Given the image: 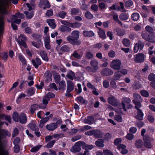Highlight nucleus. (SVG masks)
<instances>
[{"instance_id":"obj_24","label":"nucleus","mask_w":155,"mask_h":155,"mask_svg":"<svg viewBox=\"0 0 155 155\" xmlns=\"http://www.w3.org/2000/svg\"><path fill=\"white\" fill-rule=\"evenodd\" d=\"M39 54L42 59L46 61H48V58L46 52L42 50L41 51L39 52Z\"/></svg>"},{"instance_id":"obj_13","label":"nucleus","mask_w":155,"mask_h":155,"mask_svg":"<svg viewBox=\"0 0 155 155\" xmlns=\"http://www.w3.org/2000/svg\"><path fill=\"white\" fill-rule=\"evenodd\" d=\"M8 21L9 22H11V23H15L18 24H19L21 22V20L20 19L18 18L16 14H15V15L12 16V17L10 21L9 20H8Z\"/></svg>"},{"instance_id":"obj_4","label":"nucleus","mask_w":155,"mask_h":155,"mask_svg":"<svg viewBox=\"0 0 155 155\" xmlns=\"http://www.w3.org/2000/svg\"><path fill=\"white\" fill-rule=\"evenodd\" d=\"M143 38L146 40L151 42L155 43V35L151 34L148 35L145 31H143L142 33Z\"/></svg>"},{"instance_id":"obj_32","label":"nucleus","mask_w":155,"mask_h":155,"mask_svg":"<svg viewBox=\"0 0 155 155\" xmlns=\"http://www.w3.org/2000/svg\"><path fill=\"white\" fill-rule=\"evenodd\" d=\"M82 142L84 143V144H83V145H82V148L84 149H91L93 148L94 147L93 145H88L86 144L85 142L82 141Z\"/></svg>"},{"instance_id":"obj_16","label":"nucleus","mask_w":155,"mask_h":155,"mask_svg":"<svg viewBox=\"0 0 155 155\" xmlns=\"http://www.w3.org/2000/svg\"><path fill=\"white\" fill-rule=\"evenodd\" d=\"M19 121L22 124H25L26 122L27 117L24 113H21L20 115Z\"/></svg>"},{"instance_id":"obj_53","label":"nucleus","mask_w":155,"mask_h":155,"mask_svg":"<svg viewBox=\"0 0 155 155\" xmlns=\"http://www.w3.org/2000/svg\"><path fill=\"white\" fill-rule=\"evenodd\" d=\"M149 80L155 81V74H150L148 77Z\"/></svg>"},{"instance_id":"obj_45","label":"nucleus","mask_w":155,"mask_h":155,"mask_svg":"<svg viewBox=\"0 0 155 155\" xmlns=\"http://www.w3.org/2000/svg\"><path fill=\"white\" fill-rule=\"evenodd\" d=\"M29 127L31 129L34 130V131H36L38 129V127L36 125L34 124L31 123L29 124Z\"/></svg>"},{"instance_id":"obj_27","label":"nucleus","mask_w":155,"mask_h":155,"mask_svg":"<svg viewBox=\"0 0 155 155\" xmlns=\"http://www.w3.org/2000/svg\"><path fill=\"white\" fill-rule=\"evenodd\" d=\"M99 31L98 32V33L100 37L103 39L105 38L106 36L104 31L100 28H99Z\"/></svg>"},{"instance_id":"obj_34","label":"nucleus","mask_w":155,"mask_h":155,"mask_svg":"<svg viewBox=\"0 0 155 155\" xmlns=\"http://www.w3.org/2000/svg\"><path fill=\"white\" fill-rule=\"evenodd\" d=\"M121 76L122 74H120V72L118 71L115 73L114 76V80L115 81L118 80Z\"/></svg>"},{"instance_id":"obj_42","label":"nucleus","mask_w":155,"mask_h":155,"mask_svg":"<svg viewBox=\"0 0 155 155\" xmlns=\"http://www.w3.org/2000/svg\"><path fill=\"white\" fill-rule=\"evenodd\" d=\"M135 145L137 148H140L143 145L142 140H136L135 142Z\"/></svg>"},{"instance_id":"obj_1","label":"nucleus","mask_w":155,"mask_h":155,"mask_svg":"<svg viewBox=\"0 0 155 155\" xmlns=\"http://www.w3.org/2000/svg\"><path fill=\"white\" fill-rule=\"evenodd\" d=\"M18 0H0V36L2 34L4 25V15L8 14V8L11 1L14 4L18 3Z\"/></svg>"},{"instance_id":"obj_29","label":"nucleus","mask_w":155,"mask_h":155,"mask_svg":"<svg viewBox=\"0 0 155 155\" xmlns=\"http://www.w3.org/2000/svg\"><path fill=\"white\" fill-rule=\"evenodd\" d=\"M24 13L26 15V18L28 19L31 18L34 15V12L33 11H25Z\"/></svg>"},{"instance_id":"obj_61","label":"nucleus","mask_w":155,"mask_h":155,"mask_svg":"<svg viewBox=\"0 0 155 155\" xmlns=\"http://www.w3.org/2000/svg\"><path fill=\"white\" fill-rule=\"evenodd\" d=\"M86 57L88 59H90L92 58L93 57V55L90 52L87 51L86 52Z\"/></svg>"},{"instance_id":"obj_9","label":"nucleus","mask_w":155,"mask_h":155,"mask_svg":"<svg viewBox=\"0 0 155 155\" xmlns=\"http://www.w3.org/2000/svg\"><path fill=\"white\" fill-rule=\"evenodd\" d=\"M67 40L68 42L73 45H80L81 42L79 40H75L72 36L68 35L67 37Z\"/></svg>"},{"instance_id":"obj_64","label":"nucleus","mask_w":155,"mask_h":155,"mask_svg":"<svg viewBox=\"0 0 155 155\" xmlns=\"http://www.w3.org/2000/svg\"><path fill=\"white\" fill-rule=\"evenodd\" d=\"M46 96L49 99L50 98L54 97H55V95L53 93L49 92L47 94Z\"/></svg>"},{"instance_id":"obj_10","label":"nucleus","mask_w":155,"mask_h":155,"mask_svg":"<svg viewBox=\"0 0 155 155\" xmlns=\"http://www.w3.org/2000/svg\"><path fill=\"white\" fill-rule=\"evenodd\" d=\"M144 46L143 44L140 41H139L137 43L135 44L134 51V52L137 53L139 50H141L142 49Z\"/></svg>"},{"instance_id":"obj_12","label":"nucleus","mask_w":155,"mask_h":155,"mask_svg":"<svg viewBox=\"0 0 155 155\" xmlns=\"http://www.w3.org/2000/svg\"><path fill=\"white\" fill-rule=\"evenodd\" d=\"M108 103L113 106H116L117 105L118 102L117 99L113 96L109 97L108 99Z\"/></svg>"},{"instance_id":"obj_19","label":"nucleus","mask_w":155,"mask_h":155,"mask_svg":"<svg viewBox=\"0 0 155 155\" xmlns=\"http://www.w3.org/2000/svg\"><path fill=\"white\" fill-rule=\"evenodd\" d=\"M68 87L67 91L70 92L72 91L74 88V85L71 81H69L67 82Z\"/></svg>"},{"instance_id":"obj_57","label":"nucleus","mask_w":155,"mask_h":155,"mask_svg":"<svg viewBox=\"0 0 155 155\" xmlns=\"http://www.w3.org/2000/svg\"><path fill=\"white\" fill-rule=\"evenodd\" d=\"M147 119L149 121L150 123H153L154 122V118L152 115H148L147 116Z\"/></svg>"},{"instance_id":"obj_20","label":"nucleus","mask_w":155,"mask_h":155,"mask_svg":"<svg viewBox=\"0 0 155 155\" xmlns=\"http://www.w3.org/2000/svg\"><path fill=\"white\" fill-rule=\"evenodd\" d=\"M32 62L33 65L36 68H37L41 64V62L40 59L38 58H36L35 60H32Z\"/></svg>"},{"instance_id":"obj_46","label":"nucleus","mask_w":155,"mask_h":155,"mask_svg":"<svg viewBox=\"0 0 155 155\" xmlns=\"http://www.w3.org/2000/svg\"><path fill=\"white\" fill-rule=\"evenodd\" d=\"M123 43L126 47H129L130 45V42L129 40L127 38H124L123 39Z\"/></svg>"},{"instance_id":"obj_28","label":"nucleus","mask_w":155,"mask_h":155,"mask_svg":"<svg viewBox=\"0 0 155 155\" xmlns=\"http://www.w3.org/2000/svg\"><path fill=\"white\" fill-rule=\"evenodd\" d=\"M94 120L93 117L90 116L88 117L87 119L84 120V122L85 124H91L93 123Z\"/></svg>"},{"instance_id":"obj_2","label":"nucleus","mask_w":155,"mask_h":155,"mask_svg":"<svg viewBox=\"0 0 155 155\" xmlns=\"http://www.w3.org/2000/svg\"><path fill=\"white\" fill-rule=\"evenodd\" d=\"M4 124L7 126L8 125L7 122L2 121L0 120V155H9L8 150L5 149L4 147L2 139L7 136H10L11 134L8 130L1 128L2 127Z\"/></svg>"},{"instance_id":"obj_14","label":"nucleus","mask_w":155,"mask_h":155,"mask_svg":"<svg viewBox=\"0 0 155 155\" xmlns=\"http://www.w3.org/2000/svg\"><path fill=\"white\" fill-rule=\"evenodd\" d=\"M98 61L95 59L92 60L90 62L91 65L96 72L98 69Z\"/></svg>"},{"instance_id":"obj_49","label":"nucleus","mask_w":155,"mask_h":155,"mask_svg":"<svg viewBox=\"0 0 155 155\" xmlns=\"http://www.w3.org/2000/svg\"><path fill=\"white\" fill-rule=\"evenodd\" d=\"M32 45L37 48H39L42 45V43L40 41L39 42L37 43L35 41H33L32 42Z\"/></svg>"},{"instance_id":"obj_59","label":"nucleus","mask_w":155,"mask_h":155,"mask_svg":"<svg viewBox=\"0 0 155 155\" xmlns=\"http://www.w3.org/2000/svg\"><path fill=\"white\" fill-rule=\"evenodd\" d=\"M61 50L64 52H68L69 50V48L67 45H64L61 48Z\"/></svg>"},{"instance_id":"obj_39","label":"nucleus","mask_w":155,"mask_h":155,"mask_svg":"<svg viewBox=\"0 0 155 155\" xmlns=\"http://www.w3.org/2000/svg\"><path fill=\"white\" fill-rule=\"evenodd\" d=\"M66 86L65 82L64 81H62L59 83V90H64Z\"/></svg>"},{"instance_id":"obj_6","label":"nucleus","mask_w":155,"mask_h":155,"mask_svg":"<svg viewBox=\"0 0 155 155\" xmlns=\"http://www.w3.org/2000/svg\"><path fill=\"white\" fill-rule=\"evenodd\" d=\"M84 144L81 141H79L76 143L72 148L70 150V151L74 153L80 152L81 150V146Z\"/></svg>"},{"instance_id":"obj_17","label":"nucleus","mask_w":155,"mask_h":155,"mask_svg":"<svg viewBox=\"0 0 155 155\" xmlns=\"http://www.w3.org/2000/svg\"><path fill=\"white\" fill-rule=\"evenodd\" d=\"M60 31L62 32H70L71 31V29L70 28L64 25H61L59 28Z\"/></svg>"},{"instance_id":"obj_52","label":"nucleus","mask_w":155,"mask_h":155,"mask_svg":"<svg viewBox=\"0 0 155 155\" xmlns=\"http://www.w3.org/2000/svg\"><path fill=\"white\" fill-rule=\"evenodd\" d=\"M119 17L120 19L123 21L126 20L128 18L127 15L125 14H120Z\"/></svg>"},{"instance_id":"obj_55","label":"nucleus","mask_w":155,"mask_h":155,"mask_svg":"<svg viewBox=\"0 0 155 155\" xmlns=\"http://www.w3.org/2000/svg\"><path fill=\"white\" fill-rule=\"evenodd\" d=\"M72 56L74 58L79 59H80L82 56L81 55L78 54L76 51L74 52L72 54Z\"/></svg>"},{"instance_id":"obj_30","label":"nucleus","mask_w":155,"mask_h":155,"mask_svg":"<svg viewBox=\"0 0 155 155\" xmlns=\"http://www.w3.org/2000/svg\"><path fill=\"white\" fill-rule=\"evenodd\" d=\"M94 136L97 138L101 137L103 135V134L99 130H95Z\"/></svg>"},{"instance_id":"obj_33","label":"nucleus","mask_w":155,"mask_h":155,"mask_svg":"<svg viewBox=\"0 0 155 155\" xmlns=\"http://www.w3.org/2000/svg\"><path fill=\"white\" fill-rule=\"evenodd\" d=\"M80 11L79 8H72L71 10V14L72 15H76Z\"/></svg>"},{"instance_id":"obj_26","label":"nucleus","mask_w":155,"mask_h":155,"mask_svg":"<svg viewBox=\"0 0 155 155\" xmlns=\"http://www.w3.org/2000/svg\"><path fill=\"white\" fill-rule=\"evenodd\" d=\"M38 107V105L36 104H34L32 105L30 108V111L31 113L33 114H34L36 110Z\"/></svg>"},{"instance_id":"obj_50","label":"nucleus","mask_w":155,"mask_h":155,"mask_svg":"<svg viewBox=\"0 0 155 155\" xmlns=\"http://www.w3.org/2000/svg\"><path fill=\"white\" fill-rule=\"evenodd\" d=\"M25 41L23 40L22 39H19L18 41V43L20 46H23L25 48L27 47L26 44L25 42Z\"/></svg>"},{"instance_id":"obj_5","label":"nucleus","mask_w":155,"mask_h":155,"mask_svg":"<svg viewBox=\"0 0 155 155\" xmlns=\"http://www.w3.org/2000/svg\"><path fill=\"white\" fill-rule=\"evenodd\" d=\"M121 61L118 59L113 60L111 62L110 67L113 69L118 70L121 68Z\"/></svg>"},{"instance_id":"obj_47","label":"nucleus","mask_w":155,"mask_h":155,"mask_svg":"<svg viewBox=\"0 0 155 155\" xmlns=\"http://www.w3.org/2000/svg\"><path fill=\"white\" fill-rule=\"evenodd\" d=\"M78 101L82 104H86L87 101L82 97H79L77 98Z\"/></svg>"},{"instance_id":"obj_21","label":"nucleus","mask_w":155,"mask_h":155,"mask_svg":"<svg viewBox=\"0 0 155 155\" xmlns=\"http://www.w3.org/2000/svg\"><path fill=\"white\" fill-rule=\"evenodd\" d=\"M79 32L77 31H74L71 33V36L75 40H78V39L79 37Z\"/></svg>"},{"instance_id":"obj_18","label":"nucleus","mask_w":155,"mask_h":155,"mask_svg":"<svg viewBox=\"0 0 155 155\" xmlns=\"http://www.w3.org/2000/svg\"><path fill=\"white\" fill-rule=\"evenodd\" d=\"M47 22L49 25L52 28L54 29L56 27V25L55 22V20L54 19H48L46 20Z\"/></svg>"},{"instance_id":"obj_15","label":"nucleus","mask_w":155,"mask_h":155,"mask_svg":"<svg viewBox=\"0 0 155 155\" xmlns=\"http://www.w3.org/2000/svg\"><path fill=\"white\" fill-rule=\"evenodd\" d=\"M58 127L57 124L55 123H51L46 126V128L48 130L53 131L56 129Z\"/></svg>"},{"instance_id":"obj_36","label":"nucleus","mask_w":155,"mask_h":155,"mask_svg":"<svg viewBox=\"0 0 155 155\" xmlns=\"http://www.w3.org/2000/svg\"><path fill=\"white\" fill-rule=\"evenodd\" d=\"M133 97L134 98V100H136V101H140L141 102H142L143 99L141 97V96L138 94L135 93L133 94Z\"/></svg>"},{"instance_id":"obj_8","label":"nucleus","mask_w":155,"mask_h":155,"mask_svg":"<svg viewBox=\"0 0 155 155\" xmlns=\"http://www.w3.org/2000/svg\"><path fill=\"white\" fill-rule=\"evenodd\" d=\"M143 139L144 141L145 146L148 148H151L153 145L150 142L151 140L149 136H145L143 137Z\"/></svg>"},{"instance_id":"obj_25","label":"nucleus","mask_w":155,"mask_h":155,"mask_svg":"<svg viewBox=\"0 0 155 155\" xmlns=\"http://www.w3.org/2000/svg\"><path fill=\"white\" fill-rule=\"evenodd\" d=\"M137 114L136 116V118L138 120H141L143 119V114L141 110H138L137 112Z\"/></svg>"},{"instance_id":"obj_43","label":"nucleus","mask_w":155,"mask_h":155,"mask_svg":"<svg viewBox=\"0 0 155 155\" xmlns=\"http://www.w3.org/2000/svg\"><path fill=\"white\" fill-rule=\"evenodd\" d=\"M140 15L137 13H135L133 14L131 16L132 19L134 21L137 20L139 18Z\"/></svg>"},{"instance_id":"obj_40","label":"nucleus","mask_w":155,"mask_h":155,"mask_svg":"<svg viewBox=\"0 0 155 155\" xmlns=\"http://www.w3.org/2000/svg\"><path fill=\"white\" fill-rule=\"evenodd\" d=\"M133 101L135 105V107L137 110H140L139 108L141 107L142 106L140 102L135 100H133Z\"/></svg>"},{"instance_id":"obj_44","label":"nucleus","mask_w":155,"mask_h":155,"mask_svg":"<svg viewBox=\"0 0 155 155\" xmlns=\"http://www.w3.org/2000/svg\"><path fill=\"white\" fill-rule=\"evenodd\" d=\"M68 78L71 80H73V78H75V76L74 72L71 71H70L68 74L67 75Z\"/></svg>"},{"instance_id":"obj_38","label":"nucleus","mask_w":155,"mask_h":155,"mask_svg":"<svg viewBox=\"0 0 155 155\" xmlns=\"http://www.w3.org/2000/svg\"><path fill=\"white\" fill-rule=\"evenodd\" d=\"M19 116L17 112H14L12 115L13 120L16 122H18L19 121Z\"/></svg>"},{"instance_id":"obj_56","label":"nucleus","mask_w":155,"mask_h":155,"mask_svg":"<svg viewBox=\"0 0 155 155\" xmlns=\"http://www.w3.org/2000/svg\"><path fill=\"white\" fill-rule=\"evenodd\" d=\"M113 19L114 20V21H116V22L117 23L122 25L121 23L119 20L118 18V16L117 14H115L113 16Z\"/></svg>"},{"instance_id":"obj_22","label":"nucleus","mask_w":155,"mask_h":155,"mask_svg":"<svg viewBox=\"0 0 155 155\" xmlns=\"http://www.w3.org/2000/svg\"><path fill=\"white\" fill-rule=\"evenodd\" d=\"M52 74L49 71H46L45 74V77L46 78L45 81L48 82V81H51L52 80Z\"/></svg>"},{"instance_id":"obj_63","label":"nucleus","mask_w":155,"mask_h":155,"mask_svg":"<svg viewBox=\"0 0 155 155\" xmlns=\"http://www.w3.org/2000/svg\"><path fill=\"white\" fill-rule=\"evenodd\" d=\"M133 4V2L132 1L128 0L126 1L125 3V6L126 7H130L132 6Z\"/></svg>"},{"instance_id":"obj_51","label":"nucleus","mask_w":155,"mask_h":155,"mask_svg":"<svg viewBox=\"0 0 155 155\" xmlns=\"http://www.w3.org/2000/svg\"><path fill=\"white\" fill-rule=\"evenodd\" d=\"M140 93L142 96L145 97H148L149 94L147 91L145 90H142L140 91Z\"/></svg>"},{"instance_id":"obj_54","label":"nucleus","mask_w":155,"mask_h":155,"mask_svg":"<svg viewBox=\"0 0 155 155\" xmlns=\"http://www.w3.org/2000/svg\"><path fill=\"white\" fill-rule=\"evenodd\" d=\"M66 14V12H65L61 11L58 12V15L60 18H63L65 17Z\"/></svg>"},{"instance_id":"obj_31","label":"nucleus","mask_w":155,"mask_h":155,"mask_svg":"<svg viewBox=\"0 0 155 155\" xmlns=\"http://www.w3.org/2000/svg\"><path fill=\"white\" fill-rule=\"evenodd\" d=\"M81 25V23L79 22H75L74 23H70L69 26L74 28H77L80 27Z\"/></svg>"},{"instance_id":"obj_3","label":"nucleus","mask_w":155,"mask_h":155,"mask_svg":"<svg viewBox=\"0 0 155 155\" xmlns=\"http://www.w3.org/2000/svg\"><path fill=\"white\" fill-rule=\"evenodd\" d=\"M121 140L120 138H117L114 141L115 145H117V148L123 154H125L128 152V150L126 149V146L122 144H120L121 143Z\"/></svg>"},{"instance_id":"obj_58","label":"nucleus","mask_w":155,"mask_h":155,"mask_svg":"<svg viewBox=\"0 0 155 155\" xmlns=\"http://www.w3.org/2000/svg\"><path fill=\"white\" fill-rule=\"evenodd\" d=\"M55 140H52L49 142L47 144L46 147L48 148H50L55 143Z\"/></svg>"},{"instance_id":"obj_35","label":"nucleus","mask_w":155,"mask_h":155,"mask_svg":"<svg viewBox=\"0 0 155 155\" xmlns=\"http://www.w3.org/2000/svg\"><path fill=\"white\" fill-rule=\"evenodd\" d=\"M103 143V140L102 139H100L96 141L95 144L98 147H103L104 146Z\"/></svg>"},{"instance_id":"obj_41","label":"nucleus","mask_w":155,"mask_h":155,"mask_svg":"<svg viewBox=\"0 0 155 155\" xmlns=\"http://www.w3.org/2000/svg\"><path fill=\"white\" fill-rule=\"evenodd\" d=\"M85 17L89 19H91L93 18V15L89 12H87L85 14Z\"/></svg>"},{"instance_id":"obj_60","label":"nucleus","mask_w":155,"mask_h":155,"mask_svg":"<svg viewBox=\"0 0 155 155\" xmlns=\"http://www.w3.org/2000/svg\"><path fill=\"white\" fill-rule=\"evenodd\" d=\"M53 136L54 138L58 139L60 138H61L64 137V135L63 134H58L54 135H53Z\"/></svg>"},{"instance_id":"obj_37","label":"nucleus","mask_w":155,"mask_h":155,"mask_svg":"<svg viewBox=\"0 0 155 155\" xmlns=\"http://www.w3.org/2000/svg\"><path fill=\"white\" fill-rule=\"evenodd\" d=\"M35 92V88L33 87H31L27 91V93L28 96H31L34 94Z\"/></svg>"},{"instance_id":"obj_23","label":"nucleus","mask_w":155,"mask_h":155,"mask_svg":"<svg viewBox=\"0 0 155 155\" xmlns=\"http://www.w3.org/2000/svg\"><path fill=\"white\" fill-rule=\"evenodd\" d=\"M83 35L85 37H91L94 35V34L92 31H84L83 32Z\"/></svg>"},{"instance_id":"obj_7","label":"nucleus","mask_w":155,"mask_h":155,"mask_svg":"<svg viewBox=\"0 0 155 155\" xmlns=\"http://www.w3.org/2000/svg\"><path fill=\"white\" fill-rule=\"evenodd\" d=\"M144 55L142 53L137 54L134 55V60L137 63L143 62L144 60Z\"/></svg>"},{"instance_id":"obj_11","label":"nucleus","mask_w":155,"mask_h":155,"mask_svg":"<svg viewBox=\"0 0 155 155\" xmlns=\"http://www.w3.org/2000/svg\"><path fill=\"white\" fill-rule=\"evenodd\" d=\"M130 102V99L128 97L124 98L122 99L121 105L124 111L126 110V106Z\"/></svg>"},{"instance_id":"obj_48","label":"nucleus","mask_w":155,"mask_h":155,"mask_svg":"<svg viewBox=\"0 0 155 155\" xmlns=\"http://www.w3.org/2000/svg\"><path fill=\"white\" fill-rule=\"evenodd\" d=\"M41 147V145H38L32 148L30 151L32 152H36L40 149Z\"/></svg>"},{"instance_id":"obj_62","label":"nucleus","mask_w":155,"mask_h":155,"mask_svg":"<svg viewBox=\"0 0 155 155\" xmlns=\"http://www.w3.org/2000/svg\"><path fill=\"white\" fill-rule=\"evenodd\" d=\"M49 99L46 96L43 97L42 100L43 104H44L47 105L48 104V101Z\"/></svg>"}]
</instances>
